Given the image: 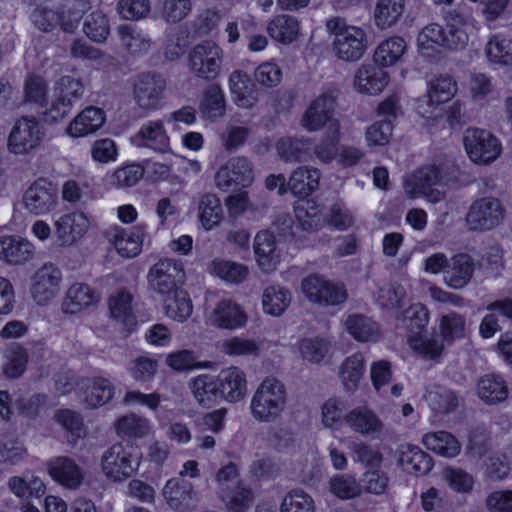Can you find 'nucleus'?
<instances>
[{
    "mask_svg": "<svg viewBox=\"0 0 512 512\" xmlns=\"http://www.w3.org/2000/svg\"><path fill=\"white\" fill-rule=\"evenodd\" d=\"M291 294L289 290L279 285L265 288L262 295V305L265 313L280 316L289 306Z\"/></svg>",
    "mask_w": 512,
    "mask_h": 512,
    "instance_id": "obj_52",
    "label": "nucleus"
},
{
    "mask_svg": "<svg viewBox=\"0 0 512 512\" xmlns=\"http://www.w3.org/2000/svg\"><path fill=\"white\" fill-rule=\"evenodd\" d=\"M113 384L104 377L89 379L84 391V402L88 408H97L109 402L114 395Z\"/></svg>",
    "mask_w": 512,
    "mask_h": 512,
    "instance_id": "obj_45",
    "label": "nucleus"
},
{
    "mask_svg": "<svg viewBox=\"0 0 512 512\" xmlns=\"http://www.w3.org/2000/svg\"><path fill=\"white\" fill-rule=\"evenodd\" d=\"M23 203L25 208L34 215L47 214L57 206V188L51 182L40 178L25 191Z\"/></svg>",
    "mask_w": 512,
    "mask_h": 512,
    "instance_id": "obj_14",
    "label": "nucleus"
},
{
    "mask_svg": "<svg viewBox=\"0 0 512 512\" xmlns=\"http://www.w3.org/2000/svg\"><path fill=\"white\" fill-rule=\"evenodd\" d=\"M200 112L204 118L215 120L225 113V100L221 88L211 85L204 93L200 104Z\"/></svg>",
    "mask_w": 512,
    "mask_h": 512,
    "instance_id": "obj_57",
    "label": "nucleus"
},
{
    "mask_svg": "<svg viewBox=\"0 0 512 512\" xmlns=\"http://www.w3.org/2000/svg\"><path fill=\"white\" fill-rule=\"evenodd\" d=\"M43 136L35 118L22 117L16 121L8 136V150L15 155L28 154L40 146Z\"/></svg>",
    "mask_w": 512,
    "mask_h": 512,
    "instance_id": "obj_13",
    "label": "nucleus"
},
{
    "mask_svg": "<svg viewBox=\"0 0 512 512\" xmlns=\"http://www.w3.org/2000/svg\"><path fill=\"white\" fill-rule=\"evenodd\" d=\"M406 49L407 44L402 37H390L377 46L373 55L374 62L382 68L395 65L402 59Z\"/></svg>",
    "mask_w": 512,
    "mask_h": 512,
    "instance_id": "obj_39",
    "label": "nucleus"
},
{
    "mask_svg": "<svg viewBox=\"0 0 512 512\" xmlns=\"http://www.w3.org/2000/svg\"><path fill=\"white\" fill-rule=\"evenodd\" d=\"M296 222L294 226L289 227V234L296 236V230L301 229L306 232L318 230L321 225V211L313 200H304L299 202L294 209Z\"/></svg>",
    "mask_w": 512,
    "mask_h": 512,
    "instance_id": "obj_32",
    "label": "nucleus"
},
{
    "mask_svg": "<svg viewBox=\"0 0 512 512\" xmlns=\"http://www.w3.org/2000/svg\"><path fill=\"white\" fill-rule=\"evenodd\" d=\"M210 322L224 329H235L246 322V315L232 299H221L209 316Z\"/></svg>",
    "mask_w": 512,
    "mask_h": 512,
    "instance_id": "obj_27",
    "label": "nucleus"
},
{
    "mask_svg": "<svg viewBox=\"0 0 512 512\" xmlns=\"http://www.w3.org/2000/svg\"><path fill=\"white\" fill-rule=\"evenodd\" d=\"M305 297L320 306H336L347 299V291L343 284L327 280L319 274H311L301 282Z\"/></svg>",
    "mask_w": 512,
    "mask_h": 512,
    "instance_id": "obj_8",
    "label": "nucleus"
},
{
    "mask_svg": "<svg viewBox=\"0 0 512 512\" xmlns=\"http://www.w3.org/2000/svg\"><path fill=\"white\" fill-rule=\"evenodd\" d=\"M397 320L408 331V339L413 336L418 337L423 334L428 325L429 311L423 304L416 303L398 315Z\"/></svg>",
    "mask_w": 512,
    "mask_h": 512,
    "instance_id": "obj_42",
    "label": "nucleus"
},
{
    "mask_svg": "<svg viewBox=\"0 0 512 512\" xmlns=\"http://www.w3.org/2000/svg\"><path fill=\"white\" fill-rule=\"evenodd\" d=\"M184 278V269L178 260L160 259L148 271V287L161 297L180 289Z\"/></svg>",
    "mask_w": 512,
    "mask_h": 512,
    "instance_id": "obj_10",
    "label": "nucleus"
},
{
    "mask_svg": "<svg viewBox=\"0 0 512 512\" xmlns=\"http://www.w3.org/2000/svg\"><path fill=\"white\" fill-rule=\"evenodd\" d=\"M476 390L479 398L490 405L505 401L509 394L505 379L495 373L481 376L477 381Z\"/></svg>",
    "mask_w": 512,
    "mask_h": 512,
    "instance_id": "obj_30",
    "label": "nucleus"
},
{
    "mask_svg": "<svg viewBox=\"0 0 512 512\" xmlns=\"http://www.w3.org/2000/svg\"><path fill=\"white\" fill-rule=\"evenodd\" d=\"M267 31L274 40L289 44L299 33V22L291 15H278L268 24Z\"/></svg>",
    "mask_w": 512,
    "mask_h": 512,
    "instance_id": "obj_48",
    "label": "nucleus"
},
{
    "mask_svg": "<svg viewBox=\"0 0 512 512\" xmlns=\"http://www.w3.org/2000/svg\"><path fill=\"white\" fill-rule=\"evenodd\" d=\"M425 399L435 414L445 415L454 412L459 406V396L451 389L432 385L425 394Z\"/></svg>",
    "mask_w": 512,
    "mask_h": 512,
    "instance_id": "obj_33",
    "label": "nucleus"
},
{
    "mask_svg": "<svg viewBox=\"0 0 512 512\" xmlns=\"http://www.w3.org/2000/svg\"><path fill=\"white\" fill-rule=\"evenodd\" d=\"M47 469L53 480L69 489L78 488L84 478L82 468L68 456L51 458L47 463Z\"/></svg>",
    "mask_w": 512,
    "mask_h": 512,
    "instance_id": "obj_21",
    "label": "nucleus"
},
{
    "mask_svg": "<svg viewBox=\"0 0 512 512\" xmlns=\"http://www.w3.org/2000/svg\"><path fill=\"white\" fill-rule=\"evenodd\" d=\"M399 464L408 473L415 474H426L433 467L430 455L414 445L402 447Z\"/></svg>",
    "mask_w": 512,
    "mask_h": 512,
    "instance_id": "obj_40",
    "label": "nucleus"
},
{
    "mask_svg": "<svg viewBox=\"0 0 512 512\" xmlns=\"http://www.w3.org/2000/svg\"><path fill=\"white\" fill-rule=\"evenodd\" d=\"M475 270L473 258L465 253L453 256L445 270L444 281L452 289L459 290L468 285Z\"/></svg>",
    "mask_w": 512,
    "mask_h": 512,
    "instance_id": "obj_25",
    "label": "nucleus"
},
{
    "mask_svg": "<svg viewBox=\"0 0 512 512\" xmlns=\"http://www.w3.org/2000/svg\"><path fill=\"white\" fill-rule=\"evenodd\" d=\"M163 496L168 505L179 512L195 509L198 502L192 483L182 477L168 480L163 488Z\"/></svg>",
    "mask_w": 512,
    "mask_h": 512,
    "instance_id": "obj_16",
    "label": "nucleus"
},
{
    "mask_svg": "<svg viewBox=\"0 0 512 512\" xmlns=\"http://www.w3.org/2000/svg\"><path fill=\"white\" fill-rule=\"evenodd\" d=\"M3 356L4 362L1 366L3 374L10 379L22 376L28 363L27 350L18 343H12L5 349Z\"/></svg>",
    "mask_w": 512,
    "mask_h": 512,
    "instance_id": "obj_43",
    "label": "nucleus"
},
{
    "mask_svg": "<svg viewBox=\"0 0 512 512\" xmlns=\"http://www.w3.org/2000/svg\"><path fill=\"white\" fill-rule=\"evenodd\" d=\"M146 229L145 224H138L130 230L115 226L110 232L109 240L122 257L133 258L142 250Z\"/></svg>",
    "mask_w": 512,
    "mask_h": 512,
    "instance_id": "obj_17",
    "label": "nucleus"
},
{
    "mask_svg": "<svg viewBox=\"0 0 512 512\" xmlns=\"http://www.w3.org/2000/svg\"><path fill=\"white\" fill-rule=\"evenodd\" d=\"M439 328L442 340L452 343L466 336V318L459 313L449 312L441 317Z\"/></svg>",
    "mask_w": 512,
    "mask_h": 512,
    "instance_id": "obj_55",
    "label": "nucleus"
},
{
    "mask_svg": "<svg viewBox=\"0 0 512 512\" xmlns=\"http://www.w3.org/2000/svg\"><path fill=\"white\" fill-rule=\"evenodd\" d=\"M105 121L106 115L103 109L88 106L70 122L66 132L73 138L85 137L98 131Z\"/></svg>",
    "mask_w": 512,
    "mask_h": 512,
    "instance_id": "obj_24",
    "label": "nucleus"
},
{
    "mask_svg": "<svg viewBox=\"0 0 512 512\" xmlns=\"http://www.w3.org/2000/svg\"><path fill=\"white\" fill-rule=\"evenodd\" d=\"M405 10V0H377L374 9V21L378 28L394 26Z\"/></svg>",
    "mask_w": 512,
    "mask_h": 512,
    "instance_id": "obj_46",
    "label": "nucleus"
},
{
    "mask_svg": "<svg viewBox=\"0 0 512 512\" xmlns=\"http://www.w3.org/2000/svg\"><path fill=\"white\" fill-rule=\"evenodd\" d=\"M89 220L84 213L71 212L55 222V233L61 245L68 246L79 240L88 230Z\"/></svg>",
    "mask_w": 512,
    "mask_h": 512,
    "instance_id": "obj_23",
    "label": "nucleus"
},
{
    "mask_svg": "<svg viewBox=\"0 0 512 512\" xmlns=\"http://www.w3.org/2000/svg\"><path fill=\"white\" fill-rule=\"evenodd\" d=\"M486 55L491 62L512 65V40L502 35L493 36L486 45Z\"/></svg>",
    "mask_w": 512,
    "mask_h": 512,
    "instance_id": "obj_63",
    "label": "nucleus"
},
{
    "mask_svg": "<svg viewBox=\"0 0 512 512\" xmlns=\"http://www.w3.org/2000/svg\"><path fill=\"white\" fill-rule=\"evenodd\" d=\"M131 302L132 295L125 290L111 295L108 301L111 316L126 327H131L136 323Z\"/></svg>",
    "mask_w": 512,
    "mask_h": 512,
    "instance_id": "obj_51",
    "label": "nucleus"
},
{
    "mask_svg": "<svg viewBox=\"0 0 512 512\" xmlns=\"http://www.w3.org/2000/svg\"><path fill=\"white\" fill-rule=\"evenodd\" d=\"M331 342L322 337L304 338L299 342V352L302 358L310 363L319 364L328 355Z\"/></svg>",
    "mask_w": 512,
    "mask_h": 512,
    "instance_id": "obj_58",
    "label": "nucleus"
},
{
    "mask_svg": "<svg viewBox=\"0 0 512 512\" xmlns=\"http://www.w3.org/2000/svg\"><path fill=\"white\" fill-rule=\"evenodd\" d=\"M339 91L337 89H327L314 99L301 118L302 127L315 132L324 126L330 127L332 123L339 122L334 118V112L337 105Z\"/></svg>",
    "mask_w": 512,
    "mask_h": 512,
    "instance_id": "obj_9",
    "label": "nucleus"
},
{
    "mask_svg": "<svg viewBox=\"0 0 512 512\" xmlns=\"http://www.w3.org/2000/svg\"><path fill=\"white\" fill-rule=\"evenodd\" d=\"M504 215L505 207L501 200L486 196L472 202L465 221L469 230L485 232L497 227L503 221Z\"/></svg>",
    "mask_w": 512,
    "mask_h": 512,
    "instance_id": "obj_5",
    "label": "nucleus"
},
{
    "mask_svg": "<svg viewBox=\"0 0 512 512\" xmlns=\"http://www.w3.org/2000/svg\"><path fill=\"white\" fill-rule=\"evenodd\" d=\"M223 58L222 48L217 43L206 40L188 52L187 67L196 78L212 82L221 73Z\"/></svg>",
    "mask_w": 512,
    "mask_h": 512,
    "instance_id": "obj_3",
    "label": "nucleus"
},
{
    "mask_svg": "<svg viewBox=\"0 0 512 512\" xmlns=\"http://www.w3.org/2000/svg\"><path fill=\"white\" fill-rule=\"evenodd\" d=\"M62 275L51 263L44 264L32 277L31 294L39 305H46L56 297L60 290Z\"/></svg>",
    "mask_w": 512,
    "mask_h": 512,
    "instance_id": "obj_15",
    "label": "nucleus"
},
{
    "mask_svg": "<svg viewBox=\"0 0 512 512\" xmlns=\"http://www.w3.org/2000/svg\"><path fill=\"white\" fill-rule=\"evenodd\" d=\"M199 218L205 230H211L222 220L223 209L221 202L214 194H205L199 202Z\"/></svg>",
    "mask_w": 512,
    "mask_h": 512,
    "instance_id": "obj_54",
    "label": "nucleus"
},
{
    "mask_svg": "<svg viewBox=\"0 0 512 512\" xmlns=\"http://www.w3.org/2000/svg\"><path fill=\"white\" fill-rule=\"evenodd\" d=\"M255 180L253 163L245 156H233L222 164L215 173V186L227 192L232 187L247 188Z\"/></svg>",
    "mask_w": 512,
    "mask_h": 512,
    "instance_id": "obj_7",
    "label": "nucleus"
},
{
    "mask_svg": "<svg viewBox=\"0 0 512 512\" xmlns=\"http://www.w3.org/2000/svg\"><path fill=\"white\" fill-rule=\"evenodd\" d=\"M115 427L117 434L123 438H142L150 431L149 421L136 414L122 416Z\"/></svg>",
    "mask_w": 512,
    "mask_h": 512,
    "instance_id": "obj_59",
    "label": "nucleus"
},
{
    "mask_svg": "<svg viewBox=\"0 0 512 512\" xmlns=\"http://www.w3.org/2000/svg\"><path fill=\"white\" fill-rule=\"evenodd\" d=\"M456 82L448 75H441L429 82L428 97L434 104L449 101L456 93Z\"/></svg>",
    "mask_w": 512,
    "mask_h": 512,
    "instance_id": "obj_64",
    "label": "nucleus"
},
{
    "mask_svg": "<svg viewBox=\"0 0 512 512\" xmlns=\"http://www.w3.org/2000/svg\"><path fill=\"white\" fill-rule=\"evenodd\" d=\"M311 146L308 138L283 137L277 141L276 151L281 160L295 163L310 157Z\"/></svg>",
    "mask_w": 512,
    "mask_h": 512,
    "instance_id": "obj_35",
    "label": "nucleus"
},
{
    "mask_svg": "<svg viewBox=\"0 0 512 512\" xmlns=\"http://www.w3.org/2000/svg\"><path fill=\"white\" fill-rule=\"evenodd\" d=\"M84 94V85L81 80L71 76L61 77L54 87V100L47 111L52 121H60L72 110L74 104Z\"/></svg>",
    "mask_w": 512,
    "mask_h": 512,
    "instance_id": "obj_12",
    "label": "nucleus"
},
{
    "mask_svg": "<svg viewBox=\"0 0 512 512\" xmlns=\"http://www.w3.org/2000/svg\"><path fill=\"white\" fill-rule=\"evenodd\" d=\"M93 0H61L58 5L60 29L74 33L84 16L91 9Z\"/></svg>",
    "mask_w": 512,
    "mask_h": 512,
    "instance_id": "obj_29",
    "label": "nucleus"
},
{
    "mask_svg": "<svg viewBox=\"0 0 512 512\" xmlns=\"http://www.w3.org/2000/svg\"><path fill=\"white\" fill-rule=\"evenodd\" d=\"M83 32L93 42H104L110 34L108 17L101 11L91 12L84 19Z\"/></svg>",
    "mask_w": 512,
    "mask_h": 512,
    "instance_id": "obj_56",
    "label": "nucleus"
},
{
    "mask_svg": "<svg viewBox=\"0 0 512 512\" xmlns=\"http://www.w3.org/2000/svg\"><path fill=\"white\" fill-rule=\"evenodd\" d=\"M422 442L427 449L444 457H455L461 450L459 441L447 431L426 433Z\"/></svg>",
    "mask_w": 512,
    "mask_h": 512,
    "instance_id": "obj_44",
    "label": "nucleus"
},
{
    "mask_svg": "<svg viewBox=\"0 0 512 512\" xmlns=\"http://www.w3.org/2000/svg\"><path fill=\"white\" fill-rule=\"evenodd\" d=\"M219 497L231 512H245L254 501L252 489L243 482L231 487L229 490L225 489V492L221 493Z\"/></svg>",
    "mask_w": 512,
    "mask_h": 512,
    "instance_id": "obj_50",
    "label": "nucleus"
},
{
    "mask_svg": "<svg viewBox=\"0 0 512 512\" xmlns=\"http://www.w3.org/2000/svg\"><path fill=\"white\" fill-rule=\"evenodd\" d=\"M388 83L389 74L375 62L361 65L354 76L355 89L367 95H378Z\"/></svg>",
    "mask_w": 512,
    "mask_h": 512,
    "instance_id": "obj_22",
    "label": "nucleus"
},
{
    "mask_svg": "<svg viewBox=\"0 0 512 512\" xmlns=\"http://www.w3.org/2000/svg\"><path fill=\"white\" fill-rule=\"evenodd\" d=\"M140 465V454L131 445L115 443L104 451L101 467L105 476L113 481L132 477Z\"/></svg>",
    "mask_w": 512,
    "mask_h": 512,
    "instance_id": "obj_4",
    "label": "nucleus"
},
{
    "mask_svg": "<svg viewBox=\"0 0 512 512\" xmlns=\"http://www.w3.org/2000/svg\"><path fill=\"white\" fill-rule=\"evenodd\" d=\"M439 180V171L435 166L422 167L405 180L404 189L409 197L417 198L421 192L436 186Z\"/></svg>",
    "mask_w": 512,
    "mask_h": 512,
    "instance_id": "obj_41",
    "label": "nucleus"
},
{
    "mask_svg": "<svg viewBox=\"0 0 512 512\" xmlns=\"http://www.w3.org/2000/svg\"><path fill=\"white\" fill-rule=\"evenodd\" d=\"M340 139V123L334 122L327 127L324 138L314 147V154L323 163H330L338 154L337 143Z\"/></svg>",
    "mask_w": 512,
    "mask_h": 512,
    "instance_id": "obj_60",
    "label": "nucleus"
},
{
    "mask_svg": "<svg viewBox=\"0 0 512 512\" xmlns=\"http://www.w3.org/2000/svg\"><path fill=\"white\" fill-rule=\"evenodd\" d=\"M34 245L19 236L0 237V259L14 265L23 264L33 258Z\"/></svg>",
    "mask_w": 512,
    "mask_h": 512,
    "instance_id": "obj_26",
    "label": "nucleus"
},
{
    "mask_svg": "<svg viewBox=\"0 0 512 512\" xmlns=\"http://www.w3.org/2000/svg\"><path fill=\"white\" fill-rule=\"evenodd\" d=\"M161 300L166 316L177 322L186 321L192 314V301L187 292L181 288L162 296Z\"/></svg>",
    "mask_w": 512,
    "mask_h": 512,
    "instance_id": "obj_38",
    "label": "nucleus"
},
{
    "mask_svg": "<svg viewBox=\"0 0 512 512\" xmlns=\"http://www.w3.org/2000/svg\"><path fill=\"white\" fill-rule=\"evenodd\" d=\"M320 176L318 169L301 166L293 171L287 186L294 195L306 197L318 188Z\"/></svg>",
    "mask_w": 512,
    "mask_h": 512,
    "instance_id": "obj_34",
    "label": "nucleus"
},
{
    "mask_svg": "<svg viewBox=\"0 0 512 512\" xmlns=\"http://www.w3.org/2000/svg\"><path fill=\"white\" fill-rule=\"evenodd\" d=\"M443 478L448 486L459 494H470L475 485V477L466 470L448 466L443 469Z\"/></svg>",
    "mask_w": 512,
    "mask_h": 512,
    "instance_id": "obj_61",
    "label": "nucleus"
},
{
    "mask_svg": "<svg viewBox=\"0 0 512 512\" xmlns=\"http://www.w3.org/2000/svg\"><path fill=\"white\" fill-rule=\"evenodd\" d=\"M208 269L211 274L232 284L242 283L249 274L246 265L224 259L213 260Z\"/></svg>",
    "mask_w": 512,
    "mask_h": 512,
    "instance_id": "obj_49",
    "label": "nucleus"
},
{
    "mask_svg": "<svg viewBox=\"0 0 512 512\" xmlns=\"http://www.w3.org/2000/svg\"><path fill=\"white\" fill-rule=\"evenodd\" d=\"M365 372V358L361 353L347 357L339 367V378L346 392H354Z\"/></svg>",
    "mask_w": 512,
    "mask_h": 512,
    "instance_id": "obj_37",
    "label": "nucleus"
},
{
    "mask_svg": "<svg viewBox=\"0 0 512 512\" xmlns=\"http://www.w3.org/2000/svg\"><path fill=\"white\" fill-rule=\"evenodd\" d=\"M215 379L219 396L230 403L242 400L247 393L246 374L232 366L220 371Z\"/></svg>",
    "mask_w": 512,
    "mask_h": 512,
    "instance_id": "obj_18",
    "label": "nucleus"
},
{
    "mask_svg": "<svg viewBox=\"0 0 512 512\" xmlns=\"http://www.w3.org/2000/svg\"><path fill=\"white\" fill-rule=\"evenodd\" d=\"M443 341L440 336L422 334L418 337L409 338V345L424 359L436 360L443 352Z\"/></svg>",
    "mask_w": 512,
    "mask_h": 512,
    "instance_id": "obj_62",
    "label": "nucleus"
},
{
    "mask_svg": "<svg viewBox=\"0 0 512 512\" xmlns=\"http://www.w3.org/2000/svg\"><path fill=\"white\" fill-rule=\"evenodd\" d=\"M189 388L198 404L205 408L212 407L219 396L217 382L208 374L193 378L189 383Z\"/></svg>",
    "mask_w": 512,
    "mask_h": 512,
    "instance_id": "obj_47",
    "label": "nucleus"
},
{
    "mask_svg": "<svg viewBox=\"0 0 512 512\" xmlns=\"http://www.w3.org/2000/svg\"><path fill=\"white\" fill-rule=\"evenodd\" d=\"M327 30L334 35L333 50L343 61H357L367 49L366 32L358 26L348 25L345 19L335 17L327 21Z\"/></svg>",
    "mask_w": 512,
    "mask_h": 512,
    "instance_id": "obj_2",
    "label": "nucleus"
},
{
    "mask_svg": "<svg viewBox=\"0 0 512 512\" xmlns=\"http://www.w3.org/2000/svg\"><path fill=\"white\" fill-rule=\"evenodd\" d=\"M463 143L469 158L477 164L494 162L502 150L499 140L491 132L479 128H468Z\"/></svg>",
    "mask_w": 512,
    "mask_h": 512,
    "instance_id": "obj_11",
    "label": "nucleus"
},
{
    "mask_svg": "<svg viewBox=\"0 0 512 512\" xmlns=\"http://www.w3.org/2000/svg\"><path fill=\"white\" fill-rule=\"evenodd\" d=\"M254 251L256 260L265 273H270L276 269L279 263V254L276 251L275 237L268 231H260L254 239Z\"/></svg>",
    "mask_w": 512,
    "mask_h": 512,
    "instance_id": "obj_31",
    "label": "nucleus"
},
{
    "mask_svg": "<svg viewBox=\"0 0 512 512\" xmlns=\"http://www.w3.org/2000/svg\"><path fill=\"white\" fill-rule=\"evenodd\" d=\"M343 423L349 429L363 436H378L384 429L380 417L367 406H358L344 414Z\"/></svg>",
    "mask_w": 512,
    "mask_h": 512,
    "instance_id": "obj_19",
    "label": "nucleus"
},
{
    "mask_svg": "<svg viewBox=\"0 0 512 512\" xmlns=\"http://www.w3.org/2000/svg\"><path fill=\"white\" fill-rule=\"evenodd\" d=\"M100 300V294L87 284L75 283L66 292L62 302V310L67 314H75L95 305Z\"/></svg>",
    "mask_w": 512,
    "mask_h": 512,
    "instance_id": "obj_28",
    "label": "nucleus"
},
{
    "mask_svg": "<svg viewBox=\"0 0 512 512\" xmlns=\"http://www.w3.org/2000/svg\"><path fill=\"white\" fill-rule=\"evenodd\" d=\"M131 143L139 148H149L165 153L169 150V137L161 120H150L141 125L131 137Z\"/></svg>",
    "mask_w": 512,
    "mask_h": 512,
    "instance_id": "obj_20",
    "label": "nucleus"
},
{
    "mask_svg": "<svg viewBox=\"0 0 512 512\" xmlns=\"http://www.w3.org/2000/svg\"><path fill=\"white\" fill-rule=\"evenodd\" d=\"M166 87V79L161 74L140 73L133 82V99L138 108L145 112L158 110L161 107Z\"/></svg>",
    "mask_w": 512,
    "mask_h": 512,
    "instance_id": "obj_6",
    "label": "nucleus"
},
{
    "mask_svg": "<svg viewBox=\"0 0 512 512\" xmlns=\"http://www.w3.org/2000/svg\"><path fill=\"white\" fill-rule=\"evenodd\" d=\"M118 34L124 47L131 54L146 53L152 44L150 37L134 25H121Z\"/></svg>",
    "mask_w": 512,
    "mask_h": 512,
    "instance_id": "obj_53",
    "label": "nucleus"
},
{
    "mask_svg": "<svg viewBox=\"0 0 512 512\" xmlns=\"http://www.w3.org/2000/svg\"><path fill=\"white\" fill-rule=\"evenodd\" d=\"M348 333L360 342H376L381 338L379 325L371 318L353 314L348 316L345 321Z\"/></svg>",
    "mask_w": 512,
    "mask_h": 512,
    "instance_id": "obj_36",
    "label": "nucleus"
},
{
    "mask_svg": "<svg viewBox=\"0 0 512 512\" xmlns=\"http://www.w3.org/2000/svg\"><path fill=\"white\" fill-rule=\"evenodd\" d=\"M285 385L275 377L265 378L256 388L250 402V412L259 422L276 421L286 408Z\"/></svg>",
    "mask_w": 512,
    "mask_h": 512,
    "instance_id": "obj_1",
    "label": "nucleus"
}]
</instances>
